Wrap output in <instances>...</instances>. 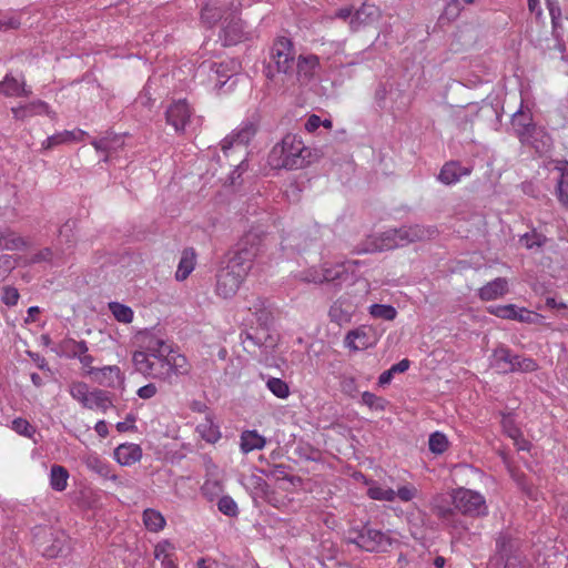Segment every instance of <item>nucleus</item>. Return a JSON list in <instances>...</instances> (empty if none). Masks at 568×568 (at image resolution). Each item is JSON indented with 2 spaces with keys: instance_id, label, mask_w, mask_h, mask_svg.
Returning a JSON list of instances; mask_svg holds the SVG:
<instances>
[{
  "instance_id": "nucleus-57",
  "label": "nucleus",
  "mask_w": 568,
  "mask_h": 568,
  "mask_svg": "<svg viewBox=\"0 0 568 568\" xmlns=\"http://www.w3.org/2000/svg\"><path fill=\"white\" fill-rule=\"evenodd\" d=\"M65 348L69 352V356L79 359L88 351V344L85 341L68 339L65 342Z\"/></svg>"
},
{
  "instance_id": "nucleus-12",
  "label": "nucleus",
  "mask_w": 568,
  "mask_h": 568,
  "mask_svg": "<svg viewBox=\"0 0 568 568\" xmlns=\"http://www.w3.org/2000/svg\"><path fill=\"white\" fill-rule=\"evenodd\" d=\"M320 73V59L315 54H301L295 59L292 74L286 77L287 81L292 84L298 82L306 85L318 78Z\"/></svg>"
},
{
  "instance_id": "nucleus-21",
  "label": "nucleus",
  "mask_w": 568,
  "mask_h": 568,
  "mask_svg": "<svg viewBox=\"0 0 568 568\" xmlns=\"http://www.w3.org/2000/svg\"><path fill=\"white\" fill-rule=\"evenodd\" d=\"M381 17V10L373 3H363L353 14L349 21L351 31H357L363 27L376 22Z\"/></svg>"
},
{
  "instance_id": "nucleus-48",
  "label": "nucleus",
  "mask_w": 568,
  "mask_h": 568,
  "mask_svg": "<svg viewBox=\"0 0 568 568\" xmlns=\"http://www.w3.org/2000/svg\"><path fill=\"white\" fill-rule=\"evenodd\" d=\"M448 439L445 434L435 432L429 435L428 447L429 450L435 455H442L448 448Z\"/></svg>"
},
{
  "instance_id": "nucleus-43",
  "label": "nucleus",
  "mask_w": 568,
  "mask_h": 568,
  "mask_svg": "<svg viewBox=\"0 0 568 568\" xmlns=\"http://www.w3.org/2000/svg\"><path fill=\"white\" fill-rule=\"evenodd\" d=\"M108 308L113 317L120 323L130 324L133 321L134 312L125 304L120 302H110L108 304Z\"/></svg>"
},
{
  "instance_id": "nucleus-1",
  "label": "nucleus",
  "mask_w": 568,
  "mask_h": 568,
  "mask_svg": "<svg viewBox=\"0 0 568 568\" xmlns=\"http://www.w3.org/2000/svg\"><path fill=\"white\" fill-rule=\"evenodd\" d=\"M132 362L135 369L145 377L168 384H174L180 376L190 372L186 356L156 336L144 338L140 349L133 353Z\"/></svg>"
},
{
  "instance_id": "nucleus-45",
  "label": "nucleus",
  "mask_w": 568,
  "mask_h": 568,
  "mask_svg": "<svg viewBox=\"0 0 568 568\" xmlns=\"http://www.w3.org/2000/svg\"><path fill=\"white\" fill-rule=\"evenodd\" d=\"M69 393L74 400H77L81 406H83V404L88 402V397L90 396L91 389L87 383L75 381L70 384Z\"/></svg>"
},
{
  "instance_id": "nucleus-47",
  "label": "nucleus",
  "mask_w": 568,
  "mask_h": 568,
  "mask_svg": "<svg viewBox=\"0 0 568 568\" xmlns=\"http://www.w3.org/2000/svg\"><path fill=\"white\" fill-rule=\"evenodd\" d=\"M519 242L527 248H539L544 246L547 242V237L538 233L536 230H532L531 232H527L519 237Z\"/></svg>"
},
{
  "instance_id": "nucleus-16",
  "label": "nucleus",
  "mask_w": 568,
  "mask_h": 568,
  "mask_svg": "<svg viewBox=\"0 0 568 568\" xmlns=\"http://www.w3.org/2000/svg\"><path fill=\"white\" fill-rule=\"evenodd\" d=\"M45 541L37 540L38 548L44 557L57 558L63 556L69 549L67 537L63 532L54 535L52 531L43 529Z\"/></svg>"
},
{
  "instance_id": "nucleus-10",
  "label": "nucleus",
  "mask_w": 568,
  "mask_h": 568,
  "mask_svg": "<svg viewBox=\"0 0 568 568\" xmlns=\"http://www.w3.org/2000/svg\"><path fill=\"white\" fill-rule=\"evenodd\" d=\"M375 101L383 110L402 112L408 108L410 97L399 83L386 82L376 89Z\"/></svg>"
},
{
  "instance_id": "nucleus-22",
  "label": "nucleus",
  "mask_w": 568,
  "mask_h": 568,
  "mask_svg": "<svg viewBox=\"0 0 568 568\" xmlns=\"http://www.w3.org/2000/svg\"><path fill=\"white\" fill-rule=\"evenodd\" d=\"M88 135V132L81 129L63 130L48 136L41 146L43 150H50L62 144L82 142Z\"/></svg>"
},
{
  "instance_id": "nucleus-19",
  "label": "nucleus",
  "mask_w": 568,
  "mask_h": 568,
  "mask_svg": "<svg viewBox=\"0 0 568 568\" xmlns=\"http://www.w3.org/2000/svg\"><path fill=\"white\" fill-rule=\"evenodd\" d=\"M344 344L352 351L367 349L376 344L374 329L365 325L358 326L346 334Z\"/></svg>"
},
{
  "instance_id": "nucleus-27",
  "label": "nucleus",
  "mask_w": 568,
  "mask_h": 568,
  "mask_svg": "<svg viewBox=\"0 0 568 568\" xmlns=\"http://www.w3.org/2000/svg\"><path fill=\"white\" fill-rule=\"evenodd\" d=\"M0 94L4 97H29L31 90L27 88L23 77L16 78L11 73H7L0 81Z\"/></svg>"
},
{
  "instance_id": "nucleus-17",
  "label": "nucleus",
  "mask_w": 568,
  "mask_h": 568,
  "mask_svg": "<svg viewBox=\"0 0 568 568\" xmlns=\"http://www.w3.org/2000/svg\"><path fill=\"white\" fill-rule=\"evenodd\" d=\"M11 113L18 121H26L38 115H47L52 120L57 118L55 111L45 101L39 99L11 108Z\"/></svg>"
},
{
  "instance_id": "nucleus-8",
  "label": "nucleus",
  "mask_w": 568,
  "mask_h": 568,
  "mask_svg": "<svg viewBox=\"0 0 568 568\" xmlns=\"http://www.w3.org/2000/svg\"><path fill=\"white\" fill-rule=\"evenodd\" d=\"M268 58V63L265 67L266 78L273 80L276 73L285 77L292 74L296 59L292 40L286 37L276 38L270 48Z\"/></svg>"
},
{
  "instance_id": "nucleus-55",
  "label": "nucleus",
  "mask_w": 568,
  "mask_h": 568,
  "mask_svg": "<svg viewBox=\"0 0 568 568\" xmlns=\"http://www.w3.org/2000/svg\"><path fill=\"white\" fill-rule=\"evenodd\" d=\"M501 427L504 433L513 440L520 438V428L516 425L514 417L510 414L503 415Z\"/></svg>"
},
{
  "instance_id": "nucleus-26",
  "label": "nucleus",
  "mask_w": 568,
  "mask_h": 568,
  "mask_svg": "<svg viewBox=\"0 0 568 568\" xmlns=\"http://www.w3.org/2000/svg\"><path fill=\"white\" fill-rule=\"evenodd\" d=\"M471 171V166H463L459 162L450 161L443 165L438 180L446 185L456 184L462 178L470 175Z\"/></svg>"
},
{
  "instance_id": "nucleus-5",
  "label": "nucleus",
  "mask_w": 568,
  "mask_h": 568,
  "mask_svg": "<svg viewBox=\"0 0 568 568\" xmlns=\"http://www.w3.org/2000/svg\"><path fill=\"white\" fill-rule=\"evenodd\" d=\"M311 154L302 139L296 134L288 133L282 141L273 146L268 160L274 168L296 170L303 168L306 158Z\"/></svg>"
},
{
  "instance_id": "nucleus-62",
  "label": "nucleus",
  "mask_w": 568,
  "mask_h": 568,
  "mask_svg": "<svg viewBox=\"0 0 568 568\" xmlns=\"http://www.w3.org/2000/svg\"><path fill=\"white\" fill-rule=\"evenodd\" d=\"M555 170H557L560 173L557 184H564L568 186V161L565 159L556 160Z\"/></svg>"
},
{
  "instance_id": "nucleus-9",
  "label": "nucleus",
  "mask_w": 568,
  "mask_h": 568,
  "mask_svg": "<svg viewBox=\"0 0 568 568\" xmlns=\"http://www.w3.org/2000/svg\"><path fill=\"white\" fill-rule=\"evenodd\" d=\"M490 365L500 374L530 373L538 368L535 359L516 355L506 346H500L493 352Z\"/></svg>"
},
{
  "instance_id": "nucleus-20",
  "label": "nucleus",
  "mask_w": 568,
  "mask_h": 568,
  "mask_svg": "<svg viewBox=\"0 0 568 568\" xmlns=\"http://www.w3.org/2000/svg\"><path fill=\"white\" fill-rule=\"evenodd\" d=\"M85 467L105 480L112 481L115 486H121L120 477L113 471L112 466L98 454L91 453L84 458Z\"/></svg>"
},
{
  "instance_id": "nucleus-49",
  "label": "nucleus",
  "mask_w": 568,
  "mask_h": 568,
  "mask_svg": "<svg viewBox=\"0 0 568 568\" xmlns=\"http://www.w3.org/2000/svg\"><path fill=\"white\" fill-rule=\"evenodd\" d=\"M175 556V546L164 539L159 541L154 547V558L160 560L161 562L170 560Z\"/></svg>"
},
{
  "instance_id": "nucleus-3",
  "label": "nucleus",
  "mask_w": 568,
  "mask_h": 568,
  "mask_svg": "<svg viewBox=\"0 0 568 568\" xmlns=\"http://www.w3.org/2000/svg\"><path fill=\"white\" fill-rule=\"evenodd\" d=\"M437 230L419 224L389 229L378 235H369L364 243L353 247L355 254L389 251L409 243L433 239Z\"/></svg>"
},
{
  "instance_id": "nucleus-38",
  "label": "nucleus",
  "mask_w": 568,
  "mask_h": 568,
  "mask_svg": "<svg viewBox=\"0 0 568 568\" xmlns=\"http://www.w3.org/2000/svg\"><path fill=\"white\" fill-rule=\"evenodd\" d=\"M248 310L256 316L260 325L267 326L270 324L272 320V311L267 300L257 297Z\"/></svg>"
},
{
  "instance_id": "nucleus-23",
  "label": "nucleus",
  "mask_w": 568,
  "mask_h": 568,
  "mask_svg": "<svg viewBox=\"0 0 568 568\" xmlns=\"http://www.w3.org/2000/svg\"><path fill=\"white\" fill-rule=\"evenodd\" d=\"M511 125L519 141H527L528 133L536 125L530 110H524L523 103L520 108L511 115Z\"/></svg>"
},
{
  "instance_id": "nucleus-11",
  "label": "nucleus",
  "mask_w": 568,
  "mask_h": 568,
  "mask_svg": "<svg viewBox=\"0 0 568 568\" xmlns=\"http://www.w3.org/2000/svg\"><path fill=\"white\" fill-rule=\"evenodd\" d=\"M455 509L470 517H483L488 514L485 497L471 489L458 488L453 495Z\"/></svg>"
},
{
  "instance_id": "nucleus-40",
  "label": "nucleus",
  "mask_w": 568,
  "mask_h": 568,
  "mask_svg": "<svg viewBox=\"0 0 568 568\" xmlns=\"http://www.w3.org/2000/svg\"><path fill=\"white\" fill-rule=\"evenodd\" d=\"M69 471L61 465H52L50 469V487L55 491H63L68 487Z\"/></svg>"
},
{
  "instance_id": "nucleus-41",
  "label": "nucleus",
  "mask_w": 568,
  "mask_h": 568,
  "mask_svg": "<svg viewBox=\"0 0 568 568\" xmlns=\"http://www.w3.org/2000/svg\"><path fill=\"white\" fill-rule=\"evenodd\" d=\"M368 485L367 496L373 500L378 501H394L395 500V490L388 487H383L376 481H365Z\"/></svg>"
},
{
  "instance_id": "nucleus-14",
  "label": "nucleus",
  "mask_w": 568,
  "mask_h": 568,
  "mask_svg": "<svg viewBox=\"0 0 568 568\" xmlns=\"http://www.w3.org/2000/svg\"><path fill=\"white\" fill-rule=\"evenodd\" d=\"M87 374L93 376V379L101 386L123 390L125 376L121 368L116 365H108L103 367H91Z\"/></svg>"
},
{
  "instance_id": "nucleus-51",
  "label": "nucleus",
  "mask_w": 568,
  "mask_h": 568,
  "mask_svg": "<svg viewBox=\"0 0 568 568\" xmlns=\"http://www.w3.org/2000/svg\"><path fill=\"white\" fill-rule=\"evenodd\" d=\"M75 227V220L67 221L59 230V243L65 244L68 247H70L73 243Z\"/></svg>"
},
{
  "instance_id": "nucleus-30",
  "label": "nucleus",
  "mask_w": 568,
  "mask_h": 568,
  "mask_svg": "<svg viewBox=\"0 0 568 568\" xmlns=\"http://www.w3.org/2000/svg\"><path fill=\"white\" fill-rule=\"evenodd\" d=\"M114 459L121 466H131L138 463L142 457V449L139 445L126 443L121 444L114 449Z\"/></svg>"
},
{
  "instance_id": "nucleus-33",
  "label": "nucleus",
  "mask_w": 568,
  "mask_h": 568,
  "mask_svg": "<svg viewBox=\"0 0 568 568\" xmlns=\"http://www.w3.org/2000/svg\"><path fill=\"white\" fill-rule=\"evenodd\" d=\"M266 445V438L258 434L256 430H243L240 436V449L243 454H248L253 450H261Z\"/></svg>"
},
{
  "instance_id": "nucleus-61",
  "label": "nucleus",
  "mask_w": 568,
  "mask_h": 568,
  "mask_svg": "<svg viewBox=\"0 0 568 568\" xmlns=\"http://www.w3.org/2000/svg\"><path fill=\"white\" fill-rule=\"evenodd\" d=\"M201 491L204 496L213 498L220 491H222V485L219 480L206 479L201 487Z\"/></svg>"
},
{
  "instance_id": "nucleus-54",
  "label": "nucleus",
  "mask_w": 568,
  "mask_h": 568,
  "mask_svg": "<svg viewBox=\"0 0 568 568\" xmlns=\"http://www.w3.org/2000/svg\"><path fill=\"white\" fill-rule=\"evenodd\" d=\"M488 313L503 320H515L516 317V305H491L488 308Z\"/></svg>"
},
{
  "instance_id": "nucleus-13",
  "label": "nucleus",
  "mask_w": 568,
  "mask_h": 568,
  "mask_svg": "<svg viewBox=\"0 0 568 568\" xmlns=\"http://www.w3.org/2000/svg\"><path fill=\"white\" fill-rule=\"evenodd\" d=\"M248 37L245 23L235 13L225 17L222 22V29L219 39L224 47L235 45Z\"/></svg>"
},
{
  "instance_id": "nucleus-60",
  "label": "nucleus",
  "mask_w": 568,
  "mask_h": 568,
  "mask_svg": "<svg viewBox=\"0 0 568 568\" xmlns=\"http://www.w3.org/2000/svg\"><path fill=\"white\" fill-rule=\"evenodd\" d=\"M19 297L20 294L16 287L8 285L2 288L1 301L7 306H16L18 304Z\"/></svg>"
},
{
  "instance_id": "nucleus-44",
  "label": "nucleus",
  "mask_w": 568,
  "mask_h": 568,
  "mask_svg": "<svg viewBox=\"0 0 568 568\" xmlns=\"http://www.w3.org/2000/svg\"><path fill=\"white\" fill-rule=\"evenodd\" d=\"M224 13L220 7L207 3L201 10V20L207 27H213L219 20H224Z\"/></svg>"
},
{
  "instance_id": "nucleus-7",
  "label": "nucleus",
  "mask_w": 568,
  "mask_h": 568,
  "mask_svg": "<svg viewBox=\"0 0 568 568\" xmlns=\"http://www.w3.org/2000/svg\"><path fill=\"white\" fill-rule=\"evenodd\" d=\"M490 561L497 568H532L521 550V542L507 532H500L496 538V551Z\"/></svg>"
},
{
  "instance_id": "nucleus-63",
  "label": "nucleus",
  "mask_w": 568,
  "mask_h": 568,
  "mask_svg": "<svg viewBox=\"0 0 568 568\" xmlns=\"http://www.w3.org/2000/svg\"><path fill=\"white\" fill-rule=\"evenodd\" d=\"M158 393V388L153 383H149L142 387H140L136 392V395L142 399H150L154 397Z\"/></svg>"
},
{
  "instance_id": "nucleus-18",
  "label": "nucleus",
  "mask_w": 568,
  "mask_h": 568,
  "mask_svg": "<svg viewBox=\"0 0 568 568\" xmlns=\"http://www.w3.org/2000/svg\"><path fill=\"white\" fill-rule=\"evenodd\" d=\"M361 264L362 262L358 260H347L333 266L324 264L322 266V274L325 276V282L341 284L343 282L353 281L355 267Z\"/></svg>"
},
{
  "instance_id": "nucleus-2",
  "label": "nucleus",
  "mask_w": 568,
  "mask_h": 568,
  "mask_svg": "<svg viewBox=\"0 0 568 568\" xmlns=\"http://www.w3.org/2000/svg\"><path fill=\"white\" fill-rule=\"evenodd\" d=\"M261 239L255 233L245 234L234 253L216 274V293L223 298L232 297L253 266L260 253Z\"/></svg>"
},
{
  "instance_id": "nucleus-59",
  "label": "nucleus",
  "mask_w": 568,
  "mask_h": 568,
  "mask_svg": "<svg viewBox=\"0 0 568 568\" xmlns=\"http://www.w3.org/2000/svg\"><path fill=\"white\" fill-rule=\"evenodd\" d=\"M417 494V488L412 484H407L395 490V499L398 498L400 501L408 503L413 500Z\"/></svg>"
},
{
  "instance_id": "nucleus-58",
  "label": "nucleus",
  "mask_w": 568,
  "mask_h": 568,
  "mask_svg": "<svg viewBox=\"0 0 568 568\" xmlns=\"http://www.w3.org/2000/svg\"><path fill=\"white\" fill-rule=\"evenodd\" d=\"M217 508L229 517H235L239 514L237 504L231 496H222L217 501Z\"/></svg>"
},
{
  "instance_id": "nucleus-39",
  "label": "nucleus",
  "mask_w": 568,
  "mask_h": 568,
  "mask_svg": "<svg viewBox=\"0 0 568 568\" xmlns=\"http://www.w3.org/2000/svg\"><path fill=\"white\" fill-rule=\"evenodd\" d=\"M437 515L445 526L450 527L455 531L460 532L466 529L464 521L456 514L455 509L449 507H439L437 509Z\"/></svg>"
},
{
  "instance_id": "nucleus-34",
  "label": "nucleus",
  "mask_w": 568,
  "mask_h": 568,
  "mask_svg": "<svg viewBox=\"0 0 568 568\" xmlns=\"http://www.w3.org/2000/svg\"><path fill=\"white\" fill-rule=\"evenodd\" d=\"M196 433L206 443L215 444L221 439L220 426L216 425L211 415H206L204 419L197 424Z\"/></svg>"
},
{
  "instance_id": "nucleus-35",
  "label": "nucleus",
  "mask_w": 568,
  "mask_h": 568,
  "mask_svg": "<svg viewBox=\"0 0 568 568\" xmlns=\"http://www.w3.org/2000/svg\"><path fill=\"white\" fill-rule=\"evenodd\" d=\"M196 265V254L193 248H185L182 254L175 272V280L182 282L189 277Z\"/></svg>"
},
{
  "instance_id": "nucleus-53",
  "label": "nucleus",
  "mask_w": 568,
  "mask_h": 568,
  "mask_svg": "<svg viewBox=\"0 0 568 568\" xmlns=\"http://www.w3.org/2000/svg\"><path fill=\"white\" fill-rule=\"evenodd\" d=\"M24 13H4L0 14V30L7 31L18 29L22 24Z\"/></svg>"
},
{
  "instance_id": "nucleus-6",
  "label": "nucleus",
  "mask_w": 568,
  "mask_h": 568,
  "mask_svg": "<svg viewBox=\"0 0 568 568\" xmlns=\"http://www.w3.org/2000/svg\"><path fill=\"white\" fill-rule=\"evenodd\" d=\"M347 544L355 545L358 549L367 552H387L397 540L390 531H382L367 525L351 528L345 536Z\"/></svg>"
},
{
  "instance_id": "nucleus-50",
  "label": "nucleus",
  "mask_w": 568,
  "mask_h": 568,
  "mask_svg": "<svg viewBox=\"0 0 568 568\" xmlns=\"http://www.w3.org/2000/svg\"><path fill=\"white\" fill-rule=\"evenodd\" d=\"M295 277L305 283L322 284L325 282V276L322 274V267L318 268L315 266L300 271L296 273Z\"/></svg>"
},
{
  "instance_id": "nucleus-24",
  "label": "nucleus",
  "mask_w": 568,
  "mask_h": 568,
  "mask_svg": "<svg viewBox=\"0 0 568 568\" xmlns=\"http://www.w3.org/2000/svg\"><path fill=\"white\" fill-rule=\"evenodd\" d=\"M547 9L551 19L552 32L557 40V49L561 53V60L568 64V53L560 33L561 29V8L557 0H546Z\"/></svg>"
},
{
  "instance_id": "nucleus-42",
  "label": "nucleus",
  "mask_w": 568,
  "mask_h": 568,
  "mask_svg": "<svg viewBox=\"0 0 568 568\" xmlns=\"http://www.w3.org/2000/svg\"><path fill=\"white\" fill-rule=\"evenodd\" d=\"M262 379L265 381L266 388L277 398L285 399L290 396V387L285 381L270 375H262Z\"/></svg>"
},
{
  "instance_id": "nucleus-36",
  "label": "nucleus",
  "mask_w": 568,
  "mask_h": 568,
  "mask_svg": "<svg viewBox=\"0 0 568 568\" xmlns=\"http://www.w3.org/2000/svg\"><path fill=\"white\" fill-rule=\"evenodd\" d=\"M211 70L216 74V85L222 88L236 74L237 65L234 61L221 62L212 64Z\"/></svg>"
},
{
  "instance_id": "nucleus-32",
  "label": "nucleus",
  "mask_w": 568,
  "mask_h": 568,
  "mask_svg": "<svg viewBox=\"0 0 568 568\" xmlns=\"http://www.w3.org/2000/svg\"><path fill=\"white\" fill-rule=\"evenodd\" d=\"M82 407L91 410H99L104 414L113 407V402L109 392L101 388H94L91 390L88 402H85Z\"/></svg>"
},
{
  "instance_id": "nucleus-4",
  "label": "nucleus",
  "mask_w": 568,
  "mask_h": 568,
  "mask_svg": "<svg viewBox=\"0 0 568 568\" xmlns=\"http://www.w3.org/2000/svg\"><path fill=\"white\" fill-rule=\"evenodd\" d=\"M257 132V121L254 118L243 120L221 142L223 158L234 170L230 174V181L235 184L242 173L246 171V146Z\"/></svg>"
},
{
  "instance_id": "nucleus-37",
  "label": "nucleus",
  "mask_w": 568,
  "mask_h": 568,
  "mask_svg": "<svg viewBox=\"0 0 568 568\" xmlns=\"http://www.w3.org/2000/svg\"><path fill=\"white\" fill-rule=\"evenodd\" d=\"M142 520L145 528L152 532H159L164 529L166 520L164 516L156 509L146 508L143 511Z\"/></svg>"
},
{
  "instance_id": "nucleus-29",
  "label": "nucleus",
  "mask_w": 568,
  "mask_h": 568,
  "mask_svg": "<svg viewBox=\"0 0 568 568\" xmlns=\"http://www.w3.org/2000/svg\"><path fill=\"white\" fill-rule=\"evenodd\" d=\"M528 135L527 141H520L521 144L530 145L538 153L547 152L551 148L552 139L544 126L536 124Z\"/></svg>"
},
{
  "instance_id": "nucleus-15",
  "label": "nucleus",
  "mask_w": 568,
  "mask_h": 568,
  "mask_svg": "<svg viewBox=\"0 0 568 568\" xmlns=\"http://www.w3.org/2000/svg\"><path fill=\"white\" fill-rule=\"evenodd\" d=\"M193 111L186 100H176L172 102L165 112L166 123L181 133L190 122Z\"/></svg>"
},
{
  "instance_id": "nucleus-56",
  "label": "nucleus",
  "mask_w": 568,
  "mask_h": 568,
  "mask_svg": "<svg viewBox=\"0 0 568 568\" xmlns=\"http://www.w3.org/2000/svg\"><path fill=\"white\" fill-rule=\"evenodd\" d=\"M11 429L28 438H31L36 434V428L22 417H17L12 420Z\"/></svg>"
},
{
  "instance_id": "nucleus-31",
  "label": "nucleus",
  "mask_w": 568,
  "mask_h": 568,
  "mask_svg": "<svg viewBox=\"0 0 568 568\" xmlns=\"http://www.w3.org/2000/svg\"><path fill=\"white\" fill-rule=\"evenodd\" d=\"M354 306L347 300L338 298L335 301L328 312V316L332 322L342 326L352 321L354 314Z\"/></svg>"
},
{
  "instance_id": "nucleus-52",
  "label": "nucleus",
  "mask_w": 568,
  "mask_h": 568,
  "mask_svg": "<svg viewBox=\"0 0 568 568\" xmlns=\"http://www.w3.org/2000/svg\"><path fill=\"white\" fill-rule=\"evenodd\" d=\"M362 404L366 405L369 409L376 410V412H383L386 408L387 402L376 396L374 393L371 392H364L362 394Z\"/></svg>"
},
{
  "instance_id": "nucleus-25",
  "label": "nucleus",
  "mask_w": 568,
  "mask_h": 568,
  "mask_svg": "<svg viewBox=\"0 0 568 568\" xmlns=\"http://www.w3.org/2000/svg\"><path fill=\"white\" fill-rule=\"evenodd\" d=\"M91 144L97 152L104 153L102 161L108 162L110 156L124 145V136L113 132H106L104 136L93 139Z\"/></svg>"
},
{
  "instance_id": "nucleus-28",
  "label": "nucleus",
  "mask_w": 568,
  "mask_h": 568,
  "mask_svg": "<svg viewBox=\"0 0 568 568\" xmlns=\"http://www.w3.org/2000/svg\"><path fill=\"white\" fill-rule=\"evenodd\" d=\"M509 291L508 281L505 277H496L478 290V297L489 302L503 297Z\"/></svg>"
},
{
  "instance_id": "nucleus-46",
  "label": "nucleus",
  "mask_w": 568,
  "mask_h": 568,
  "mask_svg": "<svg viewBox=\"0 0 568 568\" xmlns=\"http://www.w3.org/2000/svg\"><path fill=\"white\" fill-rule=\"evenodd\" d=\"M371 316L384 321H393L397 316V311L388 304H372L368 308Z\"/></svg>"
},
{
  "instance_id": "nucleus-64",
  "label": "nucleus",
  "mask_w": 568,
  "mask_h": 568,
  "mask_svg": "<svg viewBox=\"0 0 568 568\" xmlns=\"http://www.w3.org/2000/svg\"><path fill=\"white\" fill-rule=\"evenodd\" d=\"M321 123L322 119L316 114H312L306 119L304 128L307 132L313 133L321 126Z\"/></svg>"
}]
</instances>
